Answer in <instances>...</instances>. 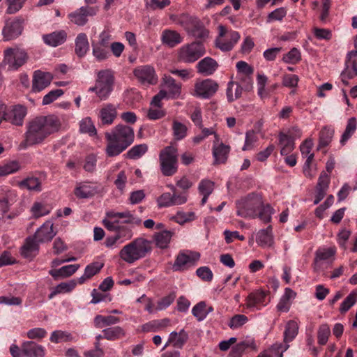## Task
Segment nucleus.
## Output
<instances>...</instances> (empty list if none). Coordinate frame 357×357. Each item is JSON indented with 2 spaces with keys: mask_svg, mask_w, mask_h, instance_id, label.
<instances>
[{
  "mask_svg": "<svg viewBox=\"0 0 357 357\" xmlns=\"http://www.w3.org/2000/svg\"><path fill=\"white\" fill-rule=\"evenodd\" d=\"M299 77L294 74H284L282 76V86L288 88H296L298 86Z\"/></svg>",
  "mask_w": 357,
  "mask_h": 357,
  "instance_id": "69168bd1",
  "label": "nucleus"
},
{
  "mask_svg": "<svg viewBox=\"0 0 357 357\" xmlns=\"http://www.w3.org/2000/svg\"><path fill=\"white\" fill-rule=\"evenodd\" d=\"M192 313L199 321L204 320L207 316L206 303L201 301L196 304L192 310Z\"/></svg>",
  "mask_w": 357,
  "mask_h": 357,
  "instance_id": "6e6d98bb",
  "label": "nucleus"
},
{
  "mask_svg": "<svg viewBox=\"0 0 357 357\" xmlns=\"http://www.w3.org/2000/svg\"><path fill=\"white\" fill-rule=\"evenodd\" d=\"M197 275L203 281L211 282L213 280V274L208 266H202L197 269Z\"/></svg>",
  "mask_w": 357,
  "mask_h": 357,
  "instance_id": "774afa93",
  "label": "nucleus"
},
{
  "mask_svg": "<svg viewBox=\"0 0 357 357\" xmlns=\"http://www.w3.org/2000/svg\"><path fill=\"white\" fill-rule=\"evenodd\" d=\"M104 264L102 263L95 261L87 265L84 269V273L88 278H91L98 274L102 268Z\"/></svg>",
  "mask_w": 357,
  "mask_h": 357,
  "instance_id": "e2e57ef3",
  "label": "nucleus"
},
{
  "mask_svg": "<svg viewBox=\"0 0 357 357\" xmlns=\"http://www.w3.org/2000/svg\"><path fill=\"white\" fill-rule=\"evenodd\" d=\"M24 20L17 17L6 22L2 30V34L5 40H11L21 35L23 30Z\"/></svg>",
  "mask_w": 357,
  "mask_h": 357,
  "instance_id": "2eb2a0df",
  "label": "nucleus"
},
{
  "mask_svg": "<svg viewBox=\"0 0 357 357\" xmlns=\"http://www.w3.org/2000/svg\"><path fill=\"white\" fill-rule=\"evenodd\" d=\"M229 40L221 38L215 39V46L223 52L231 50L240 39V34L236 31H230L228 35Z\"/></svg>",
  "mask_w": 357,
  "mask_h": 357,
  "instance_id": "5701e85b",
  "label": "nucleus"
},
{
  "mask_svg": "<svg viewBox=\"0 0 357 357\" xmlns=\"http://www.w3.org/2000/svg\"><path fill=\"white\" fill-rule=\"evenodd\" d=\"M282 61L289 64H296L301 60V52L296 47H293L287 54L283 55Z\"/></svg>",
  "mask_w": 357,
  "mask_h": 357,
  "instance_id": "09e8293b",
  "label": "nucleus"
},
{
  "mask_svg": "<svg viewBox=\"0 0 357 357\" xmlns=\"http://www.w3.org/2000/svg\"><path fill=\"white\" fill-rule=\"evenodd\" d=\"M176 294L174 292L170 293L169 295L162 298L158 301L155 310L160 311L166 309L174 302Z\"/></svg>",
  "mask_w": 357,
  "mask_h": 357,
  "instance_id": "0e129e2a",
  "label": "nucleus"
},
{
  "mask_svg": "<svg viewBox=\"0 0 357 357\" xmlns=\"http://www.w3.org/2000/svg\"><path fill=\"white\" fill-rule=\"evenodd\" d=\"M133 75L140 84L145 86L155 85L158 82L156 72L154 68L150 65L136 67L133 70Z\"/></svg>",
  "mask_w": 357,
  "mask_h": 357,
  "instance_id": "1a4fd4ad",
  "label": "nucleus"
},
{
  "mask_svg": "<svg viewBox=\"0 0 357 357\" xmlns=\"http://www.w3.org/2000/svg\"><path fill=\"white\" fill-rule=\"evenodd\" d=\"M107 218L102 220L104 227L109 231L115 234L107 236L105 241L107 248H112L117 243H122L130 239L132 236V229L135 226L141 225L142 220L135 216L130 211L123 212L109 211Z\"/></svg>",
  "mask_w": 357,
  "mask_h": 357,
  "instance_id": "f257e3e1",
  "label": "nucleus"
},
{
  "mask_svg": "<svg viewBox=\"0 0 357 357\" xmlns=\"http://www.w3.org/2000/svg\"><path fill=\"white\" fill-rule=\"evenodd\" d=\"M258 140V137L253 130H248L245 133V144L242 148L243 151L251 150L254 148L255 143Z\"/></svg>",
  "mask_w": 357,
  "mask_h": 357,
  "instance_id": "052dcab7",
  "label": "nucleus"
},
{
  "mask_svg": "<svg viewBox=\"0 0 357 357\" xmlns=\"http://www.w3.org/2000/svg\"><path fill=\"white\" fill-rule=\"evenodd\" d=\"M196 67L198 73L204 76H209L217 70L218 63L214 59L207 56L200 60Z\"/></svg>",
  "mask_w": 357,
  "mask_h": 357,
  "instance_id": "4be33fe9",
  "label": "nucleus"
},
{
  "mask_svg": "<svg viewBox=\"0 0 357 357\" xmlns=\"http://www.w3.org/2000/svg\"><path fill=\"white\" fill-rule=\"evenodd\" d=\"M218 88L219 85L215 81L206 79L195 84V96L205 99L210 98L217 92Z\"/></svg>",
  "mask_w": 357,
  "mask_h": 357,
  "instance_id": "ddd939ff",
  "label": "nucleus"
},
{
  "mask_svg": "<svg viewBox=\"0 0 357 357\" xmlns=\"http://www.w3.org/2000/svg\"><path fill=\"white\" fill-rule=\"evenodd\" d=\"M357 291H352L342 301L340 307L341 314H344L356 303Z\"/></svg>",
  "mask_w": 357,
  "mask_h": 357,
  "instance_id": "8fccbe9b",
  "label": "nucleus"
},
{
  "mask_svg": "<svg viewBox=\"0 0 357 357\" xmlns=\"http://www.w3.org/2000/svg\"><path fill=\"white\" fill-rule=\"evenodd\" d=\"M50 341L54 343L62 342H70L73 340V336L70 333L62 331H55L51 334Z\"/></svg>",
  "mask_w": 357,
  "mask_h": 357,
  "instance_id": "603ef678",
  "label": "nucleus"
},
{
  "mask_svg": "<svg viewBox=\"0 0 357 357\" xmlns=\"http://www.w3.org/2000/svg\"><path fill=\"white\" fill-rule=\"evenodd\" d=\"M31 211L34 218H38L50 213V209L48 207L40 202H34Z\"/></svg>",
  "mask_w": 357,
  "mask_h": 357,
  "instance_id": "4d7b16f0",
  "label": "nucleus"
},
{
  "mask_svg": "<svg viewBox=\"0 0 357 357\" xmlns=\"http://www.w3.org/2000/svg\"><path fill=\"white\" fill-rule=\"evenodd\" d=\"M17 200V193L7 186H0V211L3 215L7 213L10 206Z\"/></svg>",
  "mask_w": 357,
  "mask_h": 357,
  "instance_id": "dca6fc26",
  "label": "nucleus"
},
{
  "mask_svg": "<svg viewBox=\"0 0 357 357\" xmlns=\"http://www.w3.org/2000/svg\"><path fill=\"white\" fill-rule=\"evenodd\" d=\"M266 296L264 291H257L249 294L246 299V304L248 307H255L257 305L263 304Z\"/></svg>",
  "mask_w": 357,
  "mask_h": 357,
  "instance_id": "79ce46f5",
  "label": "nucleus"
},
{
  "mask_svg": "<svg viewBox=\"0 0 357 357\" xmlns=\"http://www.w3.org/2000/svg\"><path fill=\"white\" fill-rule=\"evenodd\" d=\"M172 130L174 136L176 140H181L186 136L187 127L177 121H174Z\"/></svg>",
  "mask_w": 357,
  "mask_h": 357,
  "instance_id": "bf43d9fd",
  "label": "nucleus"
},
{
  "mask_svg": "<svg viewBox=\"0 0 357 357\" xmlns=\"http://www.w3.org/2000/svg\"><path fill=\"white\" fill-rule=\"evenodd\" d=\"M357 121L355 117L349 119L344 132H343L341 139L340 144L344 145L349 138L353 135L356 130Z\"/></svg>",
  "mask_w": 357,
  "mask_h": 357,
  "instance_id": "c03bdc74",
  "label": "nucleus"
},
{
  "mask_svg": "<svg viewBox=\"0 0 357 357\" xmlns=\"http://www.w3.org/2000/svg\"><path fill=\"white\" fill-rule=\"evenodd\" d=\"M236 214L244 218H259L264 223L271 220L273 208L264 204L260 194L252 192L236 202Z\"/></svg>",
  "mask_w": 357,
  "mask_h": 357,
  "instance_id": "7ed1b4c3",
  "label": "nucleus"
},
{
  "mask_svg": "<svg viewBox=\"0 0 357 357\" xmlns=\"http://www.w3.org/2000/svg\"><path fill=\"white\" fill-rule=\"evenodd\" d=\"M231 147L229 145L221 142L220 144H213L212 154L213 157V165L225 164L228 160Z\"/></svg>",
  "mask_w": 357,
  "mask_h": 357,
  "instance_id": "aec40b11",
  "label": "nucleus"
},
{
  "mask_svg": "<svg viewBox=\"0 0 357 357\" xmlns=\"http://www.w3.org/2000/svg\"><path fill=\"white\" fill-rule=\"evenodd\" d=\"M92 47L93 55L98 61H104L108 58L109 51L107 50V47L100 45L98 43H93Z\"/></svg>",
  "mask_w": 357,
  "mask_h": 357,
  "instance_id": "864d4df0",
  "label": "nucleus"
},
{
  "mask_svg": "<svg viewBox=\"0 0 357 357\" xmlns=\"http://www.w3.org/2000/svg\"><path fill=\"white\" fill-rule=\"evenodd\" d=\"M173 233L170 231L162 230L156 232L153 236V241L156 247L160 249H165L168 247L172 239Z\"/></svg>",
  "mask_w": 357,
  "mask_h": 357,
  "instance_id": "7c9ffc66",
  "label": "nucleus"
},
{
  "mask_svg": "<svg viewBox=\"0 0 357 357\" xmlns=\"http://www.w3.org/2000/svg\"><path fill=\"white\" fill-rule=\"evenodd\" d=\"M271 231V226H268L266 229L259 231L256 241L259 246L265 247L271 245L272 242Z\"/></svg>",
  "mask_w": 357,
  "mask_h": 357,
  "instance_id": "58836bf2",
  "label": "nucleus"
},
{
  "mask_svg": "<svg viewBox=\"0 0 357 357\" xmlns=\"http://www.w3.org/2000/svg\"><path fill=\"white\" fill-rule=\"evenodd\" d=\"M335 254V250L332 248L327 249H319L315 252L314 259V270L317 271L319 269L318 263L320 261H325L333 257Z\"/></svg>",
  "mask_w": 357,
  "mask_h": 357,
  "instance_id": "4c0bfd02",
  "label": "nucleus"
},
{
  "mask_svg": "<svg viewBox=\"0 0 357 357\" xmlns=\"http://www.w3.org/2000/svg\"><path fill=\"white\" fill-rule=\"evenodd\" d=\"M248 321V318L244 314H236L233 316L228 324L230 328L234 330L242 327Z\"/></svg>",
  "mask_w": 357,
  "mask_h": 357,
  "instance_id": "13d9d810",
  "label": "nucleus"
},
{
  "mask_svg": "<svg viewBox=\"0 0 357 357\" xmlns=\"http://www.w3.org/2000/svg\"><path fill=\"white\" fill-rule=\"evenodd\" d=\"M279 145L281 146L280 154L287 155L295 149V143L291 138L287 137L284 132L278 135Z\"/></svg>",
  "mask_w": 357,
  "mask_h": 357,
  "instance_id": "c9c22d12",
  "label": "nucleus"
},
{
  "mask_svg": "<svg viewBox=\"0 0 357 357\" xmlns=\"http://www.w3.org/2000/svg\"><path fill=\"white\" fill-rule=\"evenodd\" d=\"M335 130L330 126H324L319 132L318 149L326 147L331 142Z\"/></svg>",
  "mask_w": 357,
  "mask_h": 357,
  "instance_id": "f704fd0d",
  "label": "nucleus"
},
{
  "mask_svg": "<svg viewBox=\"0 0 357 357\" xmlns=\"http://www.w3.org/2000/svg\"><path fill=\"white\" fill-rule=\"evenodd\" d=\"M96 193V189L87 183H79L77 184L74 194L79 199L92 197Z\"/></svg>",
  "mask_w": 357,
  "mask_h": 357,
  "instance_id": "72a5a7b5",
  "label": "nucleus"
},
{
  "mask_svg": "<svg viewBox=\"0 0 357 357\" xmlns=\"http://www.w3.org/2000/svg\"><path fill=\"white\" fill-rule=\"evenodd\" d=\"M331 330L327 324L320 325L317 331L318 343L320 345H325L328 342Z\"/></svg>",
  "mask_w": 357,
  "mask_h": 357,
  "instance_id": "5fc2aeb1",
  "label": "nucleus"
},
{
  "mask_svg": "<svg viewBox=\"0 0 357 357\" xmlns=\"http://www.w3.org/2000/svg\"><path fill=\"white\" fill-rule=\"evenodd\" d=\"M67 33L63 30L54 31L43 36L45 43L52 47H57L62 45L65 43Z\"/></svg>",
  "mask_w": 357,
  "mask_h": 357,
  "instance_id": "a878e982",
  "label": "nucleus"
},
{
  "mask_svg": "<svg viewBox=\"0 0 357 357\" xmlns=\"http://www.w3.org/2000/svg\"><path fill=\"white\" fill-rule=\"evenodd\" d=\"M52 79V77L50 73L35 71L32 82V91L37 93L43 91L50 84Z\"/></svg>",
  "mask_w": 357,
  "mask_h": 357,
  "instance_id": "6ab92c4d",
  "label": "nucleus"
},
{
  "mask_svg": "<svg viewBox=\"0 0 357 357\" xmlns=\"http://www.w3.org/2000/svg\"><path fill=\"white\" fill-rule=\"evenodd\" d=\"M345 68L340 74L341 80L344 85L349 86V80L357 77V62L351 61V63L345 61Z\"/></svg>",
  "mask_w": 357,
  "mask_h": 357,
  "instance_id": "2f4dec72",
  "label": "nucleus"
},
{
  "mask_svg": "<svg viewBox=\"0 0 357 357\" xmlns=\"http://www.w3.org/2000/svg\"><path fill=\"white\" fill-rule=\"evenodd\" d=\"M287 15V9L284 7L276 8L271 13H270L266 18L268 23L273 22L274 21H282V19Z\"/></svg>",
  "mask_w": 357,
  "mask_h": 357,
  "instance_id": "680f3d73",
  "label": "nucleus"
},
{
  "mask_svg": "<svg viewBox=\"0 0 357 357\" xmlns=\"http://www.w3.org/2000/svg\"><path fill=\"white\" fill-rule=\"evenodd\" d=\"M75 52L79 57H83L89 50V43L87 36L84 33H80L75 39Z\"/></svg>",
  "mask_w": 357,
  "mask_h": 357,
  "instance_id": "c756f323",
  "label": "nucleus"
},
{
  "mask_svg": "<svg viewBox=\"0 0 357 357\" xmlns=\"http://www.w3.org/2000/svg\"><path fill=\"white\" fill-rule=\"evenodd\" d=\"M104 338L107 340H115L125 335L124 330L120 326L109 327L102 330Z\"/></svg>",
  "mask_w": 357,
  "mask_h": 357,
  "instance_id": "37998d69",
  "label": "nucleus"
},
{
  "mask_svg": "<svg viewBox=\"0 0 357 357\" xmlns=\"http://www.w3.org/2000/svg\"><path fill=\"white\" fill-rule=\"evenodd\" d=\"M160 40L162 45L173 48L183 41V36L176 30L166 29L161 33Z\"/></svg>",
  "mask_w": 357,
  "mask_h": 357,
  "instance_id": "a211bd4d",
  "label": "nucleus"
},
{
  "mask_svg": "<svg viewBox=\"0 0 357 357\" xmlns=\"http://www.w3.org/2000/svg\"><path fill=\"white\" fill-rule=\"evenodd\" d=\"M26 114V109L22 105H13L8 107L6 105L4 121L15 126H22Z\"/></svg>",
  "mask_w": 357,
  "mask_h": 357,
  "instance_id": "f8f14e48",
  "label": "nucleus"
},
{
  "mask_svg": "<svg viewBox=\"0 0 357 357\" xmlns=\"http://www.w3.org/2000/svg\"><path fill=\"white\" fill-rule=\"evenodd\" d=\"M298 326L294 320L289 321L285 327L284 333V340L285 342L292 341L298 334Z\"/></svg>",
  "mask_w": 357,
  "mask_h": 357,
  "instance_id": "49530a36",
  "label": "nucleus"
},
{
  "mask_svg": "<svg viewBox=\"0 0 357 357\" xmlns=\"http://www.w3.org/2000/svg\"><path fill=\"white\" fill-rule=\"evenodd\" d=\"M18 185L21 188H26L29 190L40 192L42 190L41 182L36 177H28L20 182Z\"/></svg>",
  "mask_w": 357,
  "mask_h": 357,
  "instance_id": "a19ab883",
  "label": "nucleus"
},
{
  "mask_svg": "<svg viewBox=\"0 0 357 357\" xmlns=\"http://www.w3.org/2000/svg\"><path fill=\"white\" fill-rule=\"evenodd\" d=\"M79 131L82 133H87L90 136H95L97 134L96 129L91 121V119L86 117L79 123Z\"/></svg>",
  "mask_w": 357,
  "mask_h": 357,
  "instance_id": "3c124183",
  "label": "nucleus"
},
{
  "mask_svg": "<svg viewBox=\"0 0 357 357\" xmlns=\"http://www.w3.org/2000/svg\"><path fill=\"white\" fill-rule=\"evenodd\" d=\"M152 250V242L139 237L126 245L119 252L120 258L128 264H132L145 257Z\"/></svg>",
  "mask_w": 357,
  "mask_h": 357,
  "instance_id": "39448f33",
  "label": "nucleus"
},
{
  "mask_svg": "<svg viewBox=\"0 0 357 357\" xmlns=\"http://www.w3.org/2000/svg\"><path fill=\"white\" fill-rule=\"evenodd\" d=\"M243 91V86L237 84L236 82L231 81L227 84L226 91L227 98L228 102H232L235 100L241 98Z\"/></svg>",
  "mask_w": 357,
  "mask_h": 357,
  "instance_id": "e433bc0d",
  "label": "nucleus"
},
{
  "mask_svg": "<svg viewBox=\"0 0 357 357\" xmlns=\"http://www.w3.org/2000/svg\"><path fill=\"white\" fill-rule=\"evenodd\" d=\"M162 91H165L167 98L176 99L181 93L182 84L177 82L172 76L164 75L162 78Z\"/></svg>",
  "mask_w": 357,
  "mask_h": 357,
  "instance_id": "4468645a",
  "label": "nucleus"
},
{
  "mask_svg": "<svg viewBox=\"0 0 357 357\" xmlns=\"http://www.w3.org/2000/svg\"><path fill=\"white\" fill-rule=\"evenodd\" d=\"M107 142L105 152L108 157H115L126 150L135 139V132L132 127L118 124L111 132L105 133Z\"/></svg>",
  "mask_w": 357,
  "mask_h": 357,
  "instance_id": "20e7f679",
  "label": "nucleus"
},
{
  "mask_svg": "<svg viewBox=\"0 0 357 357\" xmlns=\"http://www.w3.org/2000/svg\"><path fill=\"white\" fill-rule=\"evenodd\" d=\"M114 84V76L111 70H101L97 73V79L94 86L89 88V91L95 92L100 100H107Z\"/></svg>",
  "mask_w": 357,
  "mask_h": 357,
  "instance_id": "423d86ee",
  "label": "nucleus"
},
{
  "mask_svg": "<svg viewBox=\"0 0 357 357\" xmlns=\"http://www.w3.org/2000/svg\"><path fill=\"white\" fill-rule=\"evenodd\" d=\"M205 47L201 41H193L182 45L177 52V60L181 63H192L205 54Z\"/></svg>",
  "mask_w": 357,
  "mask_h": 357,
  "instance_id": "6e6552de",
  "label": "nucleus"
},
{
  "mask_svg": "<svg viewBox=\"0 0 357 357\" xmlns=\"http://www.w3.org/2000/svg\"><path fill=\"white\" fill-rule=\"evenodd\" d=\"M120 321V319L117 317L109 315H96L94 318V325L96 328H103L106 326L114 325Z\"/></svg>",
  "mask_w": 357,
  "mask_h": 357,
  "instance_id": "ea45409f",
  "label": "nucleus"
},
{
  "mask_svg": "<svg viewBox=\"0 0 357 357\" xmlns=\"http://www.w3.org/2000/svg\"><path fill=\"white\" fill-rule=\"evenodd\" d=\"M61 126L60 119L54 114L36 117L29 123L24 140L20 144V146L26 149L27 146L40 144L48 136L58 132Z\"/></svg>",
  "mask_w": 357,
  "mask_h": 357,
  "instance_id": "f03ea898",
  "label": "nucleus"
},
{
  "mask_svg": "<svg viewBox=\"0 0 357 357\" xmlns=\"http://www.w3.org/2000/svg\"><path fill=\"white\" fill-rule=\"evenodd\" d=\"M188 340V335L184 329L181 330L179 333L173 331L169 334L168 342L165 347H166L168 344H170L174 348L182 349Z\"/></svg>",
  "mask_w": 357,
  "mask_h": 357,
  "instance_id": "bb28decb",
  "label": "nucleus"
},
{
  "mask_svg": "<svg viewBox=\"0 0 357 357\" xmlns=\"http://www.w3.org/2000/svg\"><path fill=\"white\" fill-rule=\"evenodd\" d=\"M199 258L200 254L197 252H180L175 259L172 269L174 271H183L195 266Z\"/></svg>",
  "mask_w": 357,
  "mask_h": 357,
  "instance_id": "9d476101",
  "label": "nucleus"
},
{
  "mask_svg": "<svg viewBox=\"0 0 357 357\" xmlns=\"http://www.w3.org/2000/svg\"><path fill=\"white\" fill-rule=\"evenodd\" d=\"M79 268V264H70L62 266L59 269H51L49 274L52 275L54 280L59 278H64L73 275Z\"/></svg>",
  "mask_w": 357,
  "mask_h": 357,
  "instance_id": "cd10ccee",
  "label": "nucleus"
},
{
  "mask_svg": "<svg viewBox=\"0 0 357 357\" xmlns=\"http://www.w3.org/2000/svg\"><path fill=\"white\" fill-rule=\"evenodd\" d=\"M117 114L116 109L112 104H107L100 111V118L102 124L110 125Z\"/></svg>",
  "mask_w": 357,
  "mask_h": 357,
  "instance_id": "473e14b6",
  "label": "nucleus"
},
{
  "mask_svg": "<svg viewBox=\"0 0 357 357\" xmlns=\"http://www.w3.org/2000/svg\"><path fill=\"white\" fill-rule=\"evenodd\" d=\"M255 348L254 340H244L236 344L232 347L231 355L233 357H241V355L247 348Z\"/></svg>",
  "mask_w": 357,
  "mask_h": 357,
  "instance_id": "a18cd8bd",
  "label": "nucleus"
},
{
  "mask_svg": "<svg viewBox=\"0 0 357 357\" xmlns=\"http://www.w3.org/2000/svg\"><path fill=\"white\" fill-rule=\"evenodd\" d=\"M98 10V7L82 6L75 11L70 13L68 15V18L72 23L77 26H84L88 22V17L96 15Z\"/></svg>",
  "mask_w": 357,
  "mask_h": 357,
  "instance_id": "9b49d317",
  "label": "nucleus"
},
{
  "mask_svg": "<svg viewBox=\"0 0 357 357\" xmlns=\"http://www.w3.org/2000/svg\"><path fill=\"white\" fill-rule=\"evenodd\" d=\"M39 251L38 243L33 237H28L23 246L21 248L20 254L26 259L31 260Z\"/></svg>",
  "mask_w": 357,
  "mask_h": 357,
  "instance_id": "b1692460",
  "label": "nucleus"
},
{
  "mask_svg": "<svg viewBox=\"0 0 357 357\" xmlns=\"http://www.w3.org/2000/svg\"><path fill=\"white\" fill-rule=\"evenodd\" d=\"M54 224L52 221L47 220L40 226L36 231L33 238L39 243L50 241L56 234L54 231Z\"/></svg>",
  "mask_w": 357,
  "mask_h": 357,
  "instance_id": "f3484780",
  "label": "nucleus"
},
{
  "mask_svg": "<svg viewBox=\"0 0 357 357\" xmlns=\"http://www.w3.org/2000/svg\"><path fill=\"white\" fill-rule=\"evenodd\" d=\"M169 18L174 24L182 26L187 32L197 17L182 13L181 15H172Z\"/></svg>",
  "mask_w": 357,
  "mask_h": 357,
  "instance_id": "c85d7f7f",
  "label": "nucleus"
},
{
  "mask_svg": "<svg viewBox=\"0 0 357 357\" xmlns=\"http://www.w3.org/2000/svg\"><path fill=\"white\" fill-rule=\"evenodd\" d=\"M187 33L188 35L200 40H205L209 34L208 30L206 29L204 23L198 17Z\"/></svg>",
  "mask_w": 357,
  "mask_h": 357,
  "instance_id": "393cba45",
  "label": "nucleus"
},
{
  "mask_svg": "<svg viewBox=\"0 0 357 357\" xmlns=\"http://www.w3.org/2000/svg\"><path fill=\"white\" fill-rule=\"evenodd\" d=\"M161 173L165 176H172L178 171V149L174 146H167L159 153Z\"/></svg>",
  "mask_w": 357,
  "mask_h": 357,
  "instance_id": "0eeeda50",
  "label": "nucleus"
},
{
  "mask_svg": "<svg viewBox=\"0 0 357 357\" xmlns=\"http://www.w3.org/2000/svg\"><path fill=\"white\" fill-rule=\"evenodd\" d=\"M148 151L146 144H137L132 146L126 154L127 158L137 160L144 155Z\"/></svg>",
  "mask_w": 357,
  "mask_h": 357,
  "instance_id": "de8ad7c7",
  "label": "nucleus"
},
{
  "mask_svg": "<svg viewBox=\"0 0 357 357\" xmlns=\"http://www.w3.org/2000/svg\"><path fill=\"white\" fill-rule=\"evenodd\" d=\"M214 189V183L210 180H202L199 183L198 190L201 195H210Z\"/></svg>",
  "mask_w": 357,
  "mask_h": 357,
  "instance_id": "338daca9",
  "label": "nucleus"
},
{
  "mask_svg": "<svg viewBox=\"0 0 357 357\" xmlns=\"http://www.w3.org/2000/svg\"><path fill=\"white\" fill-rule=\"evenodd\" d=\"M22 351L26 357H44L45 350L44 347L33 341H26L22 344Z\"/></svg>",
  "mask_w": 357,
  "mask_h": 357,
  "instance_id": "412c9836",
  "label": "nucleus"
}]
</instances>
